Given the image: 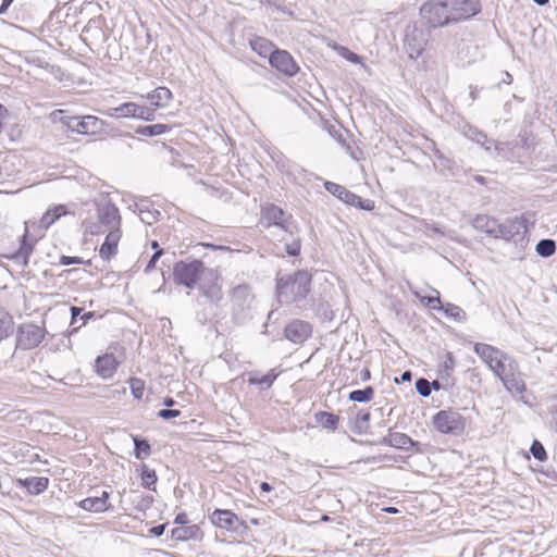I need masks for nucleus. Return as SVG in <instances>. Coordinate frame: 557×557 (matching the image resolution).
<instances>
[{
  "mask_svg": "<svg viewBox=\"0 0 557 557\" xmlns=\"http://www.w3.org/2000/svg\"><path fill=\"white\" fill-rule=\"evenodd\" d=\"M312 276L307 270H298L276 278V296L281 304L304 300L310 292Z\"/></svg>",
  "mask_w": 557,
  "mask_h": 557,
  "instance_id": "1",
  "label": "nucleus"
},
{
  "mask_svg": "<svg viewBox=\"0 0 557 557\" xmlns=\"http://www.w3.org/2000/svg\"><path fill=\"white\" fill-rule=\"evenodd\" d=\"M230 301L233 321L244 324L251 318V309L255 300L251 287L247 284H239L230 290Z\"/></svg>",
  "mask_w": 557,
  "mask_h": 557,
  "instance_id": "2",
  "label": "nucleus"
},
{
  "mask_svg": "<svg viewBox=\"0 0 557 557\" xmlns=\"http://www.w3.org/2000/svg\"><path fill=\"white\" fill-rule=\"evenodd\" d=\"M208 270L200 260L178 261L173 267V281L176 285L193 289Z\"/></svg>",
  "mask_w": 557,
  "mask_h": 557,
  "instance_id": "3",
  "label": "nucleus"
},
{
  "mask_svg": "<svg viewBox=\"0 0 557 557\" xmlns=\"http://www.w3.org/2000/svg\"><path fill=\"white\" fill-rule=\"evenodd\" d=\"M420 17L423 25L429 28H437L453 23L446 0L425 1L420 8Z\"/></svg>",
  "mask_w": 557,
  "mask_h": 557,
  "instance_id": "4",
  "label": "nucleus"
},
{
  "mask_svg": "<svg viewBox=\"0 0 557 557\" xmlns=\"http://www.w3.org/2000/svg\"><path fill=\"white\" fill-rule=\"evenodd\" d=\"M61 122L69 131L82 135H98L106 128V122L94 115L65 116Z\"/></svg>",
  "mask_w": 557,
  "mask_h": 557,
  "instance_id": "5",
  "label": "nucleus"
},
{
  "mask_svg": "<svg viewBox=\"0 0 557 557\" xmlns=\"http://www.w3.org/2000/svg\"><path fill=\"white\" fill-rule=\"evenodd\" d=\"M433 425L440 433L458 436L466 429V419L455 410H441L433 417Z\"/></svg>",
  "mask_w": 557,
  "mask_h": 557,
  "instance_id": "6",
  "label": "nucleus"
},
{
  "mask_svg": "<svg viewBox=\"0 0 557 557\" xmlns=\"http://www.w3.org/2000/svg\"><path fill=\"white\" fill-rule=\"evenodd\" d=\"M260 223L265 227H270L272 225L278 226L290 234H293L294 228L296 227L294 225L292 214H288L273 203H267L261 207Z\"/></svg>",
  "mask_w": 557,
  "mask_h": 557,
  "instance_id": "7",
  "label": "nucleus"
},
{
  "mask_svg": "<svg viewBox=\"0 0 557 557\" xmlns=\"http://www.w3.org/2000/svg\"><path fill=\"white\" fill-rule=\"evenodd\" d=\"M47 332L42 326L23 323L17 329L16 346L23 350L36 348L42 342Z\"/></svg>",
  "mask_w": 557,
  "mask_h": 557,
  "instance_id": "8",
  "label": "nucleus"
},
{
  "mask_svg": "<svg viewBox=\"0 0 557 557\" xmlns=\"http://www.w3.org/2000/svg\"><path fill=\"white\" fill-rule=\"evenodd\" d=\"M324 188L330 194H332L333 196H335L336 198H338L339 200H342L343 202H345L349 206H354V207L360 208L366 211H371L374 208L373 200L362 199L361 197L351 193L346 187H344L339 184H336L333 182H325Z\"/></svg>",
  "mask_w": 557,
  "mask_h": 557,
  "instance_id": "9",
  "label": "nucleus"
},
{
  "mask_svg": "<svg viewBox=\"0 0 557 557\" xmlns=\"http://www.w3.org/2000/svg\"><path fill=\"white\" fill-rule=\"evenodd\" d=\"M428 42V35L416 24L408 25L405 34L404 45L411 59L418 58Z\"/></svg>",
  "mask_w": 557,
  "mask_h": 557,
  "instance_id": "10",
  "label": "nucleus"
},
{
  "mask_svg": "<svg viewBox=\"0 0 557 557\" xmlns=\"http://www.w3.org/2000/svg\"><path fill=\"white\" fill-rule=\"evenodd\" d=\"M199 290L210 304L219 305L223 298L222 286L219 283V274L213 270H208L207 274L199 283Z\"/></svg>",
  "mask_w": 557,
  "mask_h": 557,
  "instance_id": "11",
  "label": "nucleus"
},
{
  "mask_svg": "<svg viewBox=\"0 0 557 557\" xmlns=\"http://www.w3.org/2000/svg\"><path fill=\"white\" fill-rule=\"evenodd\" d=\"M453 23L468 20L481 10L476 0H446Z\"/></svg>",
  "mask_w": 557,
  "mask_h": 557,
  "instance_id": "12",
  "label": "nucleus"
},
{
  "mask_svg": "<svg viewBox=\"0 0 557 557\" xmlns=\"http://www.w3.org/2000/svg\"><path fill=\"white\" fill-rule=\"evenodd\" d=\"M36 222H26L25 223V232L22 237V243L17 251L12 253L11 256H7V258L15 261L21 264L23 268L27 267L29 262V257L34 249V244L38 240L41 235L32 236L29 232V227L35 225Z\"/></svg>",
  "mask_w": 557,
  "mask_h": 557,
  "instance_id": "13",
  "label": "nucleus"
},
{
  "mask_svg": "<svg viewBox=\"0 0 557 557\" xmlns=\"http://www.w3.org/2000/svg\"><path fill=\"white\" fill-rule=\"evenodd\" d=\"M209 519L213 525L228 532H236L244 525V521L228 509H215Z\"/></svg>",
  "mask_w": 557,
  "mask_h": 557,
  "instance_id": "14",
  "label": "nucleus"
},
{
  "mask_svg": "<svg viewBox=\"0 0 557 557\" xmlns=\"http://www.w3.org/2000/svg\"><path fill=\"white\" fill-rule=\"evenodd\" d=\"M269 62L272 67L289 77L295 76L299 72L298 64L286 50L275 49L274 53H271Z\"/></svg>",
  "mask_w": 557,
  "mask_h": 557,
  "instance_id": "15",
  "label": "nucleus"
},
{
  "mask_svg": "<svg viewBox=\"0 0 557 557\" xmlns=\"http://www.w3.org/2000/svg\"><path fill=\"white\" fill-rule=\"evenodd\" d=\"M97 216L103 227L110 230H121V215L119 209L111 202L98 207Z\"/></svg>",
  "mask_w": 557,
  "mask_h": 557,
  "instance_id": "16",
  "label": "nucleus"
},
{
  "mask_svg": "<svg viewBox=\"0 0 557 557\" xmlns=\"http://www.w3.org/2000/svg\"><path fill=\"white\" fill-rule=\"evenodd\" d=\"M285 337L295 343H304L312 332L311 324L302 320H293L285 327Z\"/></svg>",
  "mask_w": 557,
  "mask_h": 557,
  "instance_id": "17",
  "label": "nucleus"
},
{
  "mask_svg": "<svg viewBox=\"0 0 557 557\" xmlns=\"http://www.w3.org/2000/svg\"><path fill=\"white\" fill-rule=\"evenodd\" d=\"M472 226L478 231H481V232H484L486 234L494 235V236H497L498 232L503 236H507V235L513 236V233H511L510 231H505V226L502 227L500 225L497 224L495 219H493L488 215H485V214H478L472 220Z\"/></svg>",
  "mask_w": 557,
  "mask_h": 557,
  "instance_id": "18",
  "label": "nucleus"
},
{
  "mask_svg": "<svg viewBox=\"0 0 557 557\" xmlns=\"http://www.w3.org/2000/svg\"><path fill=\"white\" fill-rule=\"evenodd\" d=\"M134 211L138 213L140 220L151 225L159 221L161 212L153 207L148 198H141L134 205Z\"/></svg>",
  "mask_w": 557,
  "mask_h": 557,
  "instance_id": "19",
  "label": "nucleus"
},
{
  "mask_svg": "<svg viewBox=\"0 0 557 557\" xmlns=\"http://www.w3.org/2000/svg\"><path fill=\"white\" fill-rule=\"evenodd\" d=\"M244 375L250 385L260 386L261 389H269L278 377L280 372L276 369H271L263 375L259 371H248Z\"/></svg>",
  "mask_w": 557,
  "mask_h": 557,
  "instance_id": "20",
  "label": "nucleus"
},
{
  "mask_svg": "<svg viewBox=\"0 0 557 557\" xmlns=\"http://www.w3.org/2000/svg\"><path fill=\"white\" fill-rule=\"evenodd\" d=\"M122 232L121 230H110L103 244L99 249V256L103 260H110L117 252V245L121 239Z\"/></svg>",
  "mask_w": 557,
  "mask_h": 557,
  "instance_id": "21",
  "label": "nucleus"
},
{
  "mask_svg": "<svg viewBox=\"0 0 557 557\" xmlns=\"http://www.w3.org/2000/svg\"><path fill=\"white\" fill-rule=\"evenodd\" d=\"M474 351L492 371L494 370L495 363L499 361L500 355H505V352L499 349L483 343H476L474 345Z\"/></svg>",
  "mask_w": 557,
  "mask_h": 557,
  "instance_id": "22",
  "label": "nucleus"
},
{
  "mask_svg": "<svg viewBox=\"0 0 557 557\" xmlns=\"http://www.w3.org/2000/svg\"><path fill=\"white\" fill-rule=\"evenodd\" d=\"M117 362L112 354L99 356L95 362V369L102 379L111 377L116 371Z\"/></svg>",
  "mask_w": 557,
  "mask_h": 557,
  "instance_id": "23",
  "label": "nucleus"
},
{
  "mask_svg": "<svg viewBox=\"0 0 557 557\" xmlns=\"http://www.w3.org/2000/svg\"><path fill=\"white\" fill-rule=\"evenodd\" d=\"M380 445H387L401 450H409L416 443L405 433H388L380 441Z\"/></svg>",
  "mask_w": 557,
  "mask_h": 557,
  "instance_id": "24",
  "label": "nucleus"
},
{
  "mask_svg": "<svg viewBox=\"0 0 557 557\" xmlns=\"http://www.w3.org/2000/svg\"><path fill=\"white\" fill-rule=\"evenodd\" d=\"M519 369L516 360L508 355H500L499 361L494 366V374L502 381L507 376H512V373Z\"/></svg>",
  "mask_w": 557,
  "mask_h": 557,
  "instance_id": "25",
  "label": "nucleus"
},
{
  "mask_svg": "<svg viewBox=\"0 0 557 557\" xmlns=\"http://www.w3.org/2000/svg\"><path fill=\"white\" fill-rule=\"evenodd\" d=\"M17 484L27 490L29 494L38 495L47 490L49 479L45 476H29L25 479H17Z\"/></svg>",
  "mask_w": 557,
  "mask_h": 557,
  "instance_id": "26",
  "label": "nucleus"
},
{
  "mask_svg": "<svg viewBox=\"0 0 557 557\" xmlns=\"http://www.w3.org/2000/svg\"><path fill=\"white\" fill-rule=\"evenodd\" d=\"M171 537L176 541L198 540L201 537V530L197 524L176 527L172 529Z\"/></svg>",
  "mask_w": 557,
  "mask_h": 557,
  "instance_id": "27",
  "label": "nucleus"
},
{
  "mask_svg": "<svg viewBox=\"0 0 557 557\" xmlns=\"http://www.w3.org/2000/svg\"><path fill=\"white\" fill-rule=\"evenodd\" d=\"M67 213L66 207L63 205L55 206L49 209L39 221V228L41 231H46L50 225H52L58 219Z\"/></svg>",
  "mask_w": 557,
  "mask_h": 557,
  "instance_id": "28",
  "label": "nucleus"
},
{
  "mask_svg": "<svg viewBox=\"0 0 557 557\" xmlns=\"http://www.w3.org/2000/svg\"><path fill=\"white\" fill-rule=\"evenodd\" d=\"M314 420L319 425L331 431H335L339 423L338 416L327 411H318L314 414Z\"/></svg>",
  "mask_w": 557,
  "mask_h": 557,
  "instance_id": "29",
  "label": "nucleus"
},
{
  "mask_svg": "<svg viewBox=\"0 0 557 557\" xmlns=\"http://www.w3.org/2000/svg\"><path fill=\"white\" fill-rule=\"evenodd\" d=\"M148 99L154 107H164L172 99V92L166 87H158L148 95Z\"/></svg>",
  "mask_w": 557,
  "mask_h": 557,
  "instance_id": "30",
  "label": "nucleus"
},
{
  "mask_svg": "<svg viewBox=\"0 0 557 557\" xmlns=\"http://www.w3.org/2000/svg\"><path fill=\"white\" fill-rule=\"evenodd\" d=\"M136 112V103L125 102L116 108H110L103 113L110 117H133Z\"/></svg>",
  "mask_w": 557,
  "mask_h": 557,
  "instance_id": "31",
  "label": "nucleus"
},
{
  "mask_svg": "<svg viewBox=\"0 0 557 557\" xmlns=\"http://www.w3.org/2000/svg\"><path fill=\"white\" fill-rule=\"evenodd\" d=\"M250 46L259 55L268 57L269 59L271 58V53H274L275 50L273 44L263 37H257L250 40Z\"/></svg>",
  "mask_w": 557,
  "mask_h": 557,
  "instance_id": "32",
  "label": "nucleus"
},
{
  "mask_svg": "<svg viewBox=\"0 0 557 557\" xmlns=\"http://www.w3.org/2000/svg\"><path fill=\"white\" fill-rule=\"evenodd\" d=\"M507 391L515 394H521L525 389L524 382L521 379L519 369L512 373V376H507L502 380Z\"/></svg>",
  "mask_w": 557,
  "mask_h": 557,
  "instance_id": "33",
  "label": "nucleus"
},
{
  "mask_svg": "<svg viewBox=\"0 0 557 557\" xmlns=\"http://www.w3.org/2000/svg\"><path fill=\"white\" fill-rule=\"evenodd\" d=\"M171 127L168 124H152L138 126L136 133L147 137H153L169 132Z\"/></svg>",
  "mask_w": 557,
  "mask_h": 557,
  "instance_id": "34",
  "label": "nucleus"
},
{
  "mask_svg": "<svg viewBox=\"0 0 557 557\" xmlns=\"http://www.w3.org/2000/svg\"><path fill=\"white\" fill-rule=\"evenodd\" d=\"M79 507L90 512H103L108 510V507L104 506L103 500H99L98 496H91L81 500Z\"/></svg>",
  "mask_w": 557,
  "mask_h": 557,
  "instance_id": "35",
  "label": "nucleus"
},
{
  "mask_svg": "<svg viewBox=\"0 0 557 557\" xmlns=\"http://www.w3.org/2000/svg\"><path fill=\"white\" fill-rule=\"evenodd\" d=\"M13 331V319L2 308H0V341L8 337Z\"/></svg>",
  "mask_w": 557,
  "mask_h": 557,
  "instance_id": "36",
  "label": "nucleus"
},
{
  "mask_svg": "<svg viewBox=\"0 0 557 557\" xmlns=\"http://www.w3.org/2000/svg\"><path fill=\"white\" fill-rule=\"evenodd\" d=\"M535 251L540 257L548 258L555 253L556 244L549 238L541 239L535 246Z\"/></svg>",
  "mask_w": 557,
  "mask_h": 557,
  "instance_id": "37",
  "label": "nucleus"
},
{
  "mask_svg": "<svg viewBox=\"0 0 557 557\" xmlns=\"http://www.w3.org/2000/svg\"><path fill=\"white\" fill-rule=\"evenodd\" d=\"M134 445V454L137 459H145L151 454V446L147 440L135 436Z\"/></svg>",
  "mask_w": 557,
  "mask_h": 557,
  "instance_id": "38",
  "label": "nucleus"
},
{
  "mask_svg": "<svg viewBox=\"0 0 557 557\" xmlns=\"http://www.w3.org/2000/svg\"><path fill=\"white\" fill-rule=\"evenodd\" d=\"M374 389L371 386H367L363 389H356L349 393L348 399L357 403H367L373 398Z\"/></svg>",
  "mask_w": 557,
  "mask_h": 557,
  "instance_id": "39",
  "label": "nucleus"
},
{
  "mask_svg": "<svg viewBox=\"0 0 557 557\" xmlns=\"http://www.w3.org/2000/svg\"><path fill=\"white\" fill-rule=\"evenodd\" d=\"M442 310L444 311V313L447 317L454 318L456 320H462L466 317L465 311L460 307H458L454 304L447 302V304L443 305Z\"/></svg>",
  "mask_w": 557,
  "mask_h": 557,
  "instance_id": "40",
  "label": "nucleus"
},
{
  "mask_svg": "<svg viewBox=\"0 0 557 557\" xmlns=\"http://www.w3.org/2000/svg\"><path fill=\"white\" fill-rule=\"evenodd\" d=\"M465 135L478 144H481L482 146H485V143L488 141L486 135L473 126H467L465 129Z\"/></svg>",
  "mask_w": 557,
  "mask_h": 557,
  "instance_id": "41",
  "label": "nucleus"
},
{
  "mask_svg": "<svg viewBox=\"0 0 557 557\" xmlns=\"http://www.w3.org/2000/svg\"><path fill=\"white\" fill-rule=\"evenodd\" d=\"M129 387L133 396L136 399H141L145 391V383L143 380L137 377L129 379Z\"/></svg>",
  "mask_w": 557,
  "mask_h": 557,
  "instance_id": "42",
  "label": "nucleus"
},
{
  "mask_svg": "<svg viewBox=\"0 0 557 557\" xmlns=\"http://www.w3.org/2000/svg\"><path fill=\"white\" fill-rule=\"evenodd\" d=\"M141 480H143V485L145 487H150L151 485H153L157 482L158 476H157L154 470L149 469L146 465H144L143 472H141Z\"/></svg>",
  "mask_w": 557,
  "mask_h": 557,
  "instance_id": "43",
  "label": "nucleus"
},
{
  "mask_svg": "<svg viewBox=\"0 0 557 557\" xmlns=\"http://www.w3.org/2000/svg\"><path fill=\"white\" fill-rule=\"evenodd\" d=\"M135 119H141L146 121L154 120V110L145 106H139L136 103V112L134 114Z\"/></svg>",
  "mask_w": 557,
  "mask_h": 557,
  "instance_id": "44",
  "label": "nucleus"
},
{
  "mask_svg": "<svg viewBox=\"0 0 557 557\" xmlns=\"http://www.w3.org/2000/svg\"><path fill=\"white\" fill-rule=\"evenodd\" d=\"M530 450L536 460L544 461L547 459L546 450H545L544 446L542 445V443L539 442L537 440L533 441Z\"/></svg>",
  "mask_w": 557,
  "mask_h": 557,
  "instance_id": "45",
  "label": "nucleus"
},
{
  "mask_svg": "<svg viewBox=\"0 0 557 557\" xmlns=\"http://www.w3.org/2000/svg\"><path fill=\"white\" fill-rule=\"evenodd\" d=\"M416 389L420 396L428 397L431 394V383L426 379L420 377L416 381Z\"/></svg>",
  "mask_w": 557,
  "mask_h": 557,
  "instance_id": "46",
  "label": "nucleus"
},
{
  "mask_svg": "<svg viewBox=\"0 0 557 557\" xmlns=\"http://www.w3.org/2000/svg\"><path fill=\"white\" fill-rule=\"evenodd\" d=\"M455 368V359L451 352H447L445 360L442 363V376H450L453 370Z\"/></svg>",
  "mask_w": 557,
  "mask_h": 557,
  "instance_id": "47",
  "label": "nucleus"
},
{
  "mask_svg": "<svg viewBox=\"0 0 557 557\" xmlns=\"http://www.w3.org/2000/svg\"><path fill=\"white\" fill-rule=\"evenodd\" d=\"M70 310H71V326H72L71 333H73V332H76L82 326V325H76V324L78 322V318L82 317L83 309L79 307L73 306V307H71Z\"/></svg>",
  "mask_w": 557,
  "mask_h": 557,
  "instance_id": "48",
  "label": "nucleus"
},
{
  "mask_svg": "<svg viewBox=\"0 0 557 557\" xmlns=\"http://www.w3.org/2000/svg\"><path fill=\"white\" fill-rule=\"evenodd\" d=\"M181 414H182V412L180 410L171 409V408H165V409H161L158 411V417L163 420L174 419V418L180 417Z\"/></svg>",
  "mask_w": 557,
  "mask_h": 557,
  "instance_id": "49",
  "label": "nucleus"
},
{
  "mask_svg": "<svg viewBox=\"0 0 557 557\" xmlns=\"http://www.w3.org/2000/svg\"><path fill=\"white\" fill-rule=\"evenodd\" d=\"M423 301H425L426 307L431 310H442L443 304L438 297H424Z\"/></svg>",
  "mask_w": 557,
  "mask_h": 557,
  "instance_id": "50",
  "label": "nucleus"
},
{
  "mask_svg": "<svg viewBox=\"0 0 557 557\" xmlns=\"http://www.w3.org/2000/svg\"><path fill=\"white\" fill-rule=\"evenodd\" d=\"M300 240H294L290 244H286L285 251L288 256L296 257L300 253Z\"/></svg>",
  "mask_w": 557,
  "mask_h": 557,
  "instance_id": "51",
  "label": "nucleus"
},
{
  "mask_svg": "<svg viewBox=\"0 0 557 557\" xmlns=\"http://www.w3.org/2000/svg\"><path fill=\"white\" fill-rule=\"evenodd\" d=\"M102 224L100 222H91L86 225V231L89 232L91 235H98L103 233Z\"/></svg>",
  "mask_w": 557,
  "mask_h": 557,
  "instance_id": "52",
  "label": "nucleus"
},
{
  "mask_svg": "<svg viewBox=\"0 0 557 557\" xmlns=\"http://www.w3.org/2000/svg\"><path fill=\"white\" fill-rule=\"evenodd\" d=\"M84 261L79 257H69V256H62L60 258V263L62 265H71V264H82Z\"/></svg>",
  "mask_w": 557,
  "mask_h": 557,
  "instance_id": "53",
  "label": "nucleus"
},
{
  "mask_svg": "<svg viewBox=\"0 0 557 557\" xmlns=\"http://www.w3.org/2000/svg\"><path fill=\"white\" fill-rule=\"evenodd\" d=\"M163 252H164L163 249H158L154 251V253L151 256V258L145 269L146 272H149L151 269L154 268L157 261L160 259V257L163 255Z\"/></svg>",
  "mask_w": 557,
  "mask_h": 557,
  "instance_id": "54",
  "label": "nucleus"
},
{
  "mask_svg": "<svg viewBox=\"0 0 557 557\" xmlns=\"http://www.w3.org/2000/svg\"><path fill=\"white\" fill-rule=\"evenodd\" d=\"M344 53H343V57H345L348 61L355 63V64H359L361 63V57L351 52L350 50H348L347 48H344Z\"/></svg>",
  "mask_w": 557,
  "mask_h": 557,
  "instance_id": "55",
  "label": "nucleus"
},
{
  "mask_svg": "<svg viewBox=\"0 0 557 557\" xmlns=\"http://www.w3.org/2000/svg\"><path fill=\"white\" fill-rule=\"evenodd\" d=\"M425 230H426V232L430 231V232H432L433 234H435L437 236H444L445 235V232L440 226H437L435 223H426L425 224Z\"/></svg>",
  "mask_w": 557,
  "mask_h": 557,
  "instance_id": "56",
  "label": "nucleus"
},
{
  "mask_svg": "<svg viewBox=\"0 0 557 557\" xmlns=\"http://www.w3.org/2000/svg\"><path fill=\"white\" fill-rule=\"evenodd\" d=\"M510 228L515 230L516 233L520 232V228H524V232L527 231V227L524 225V221L522 219H516L511 222Z\"/></svg>",
  "mask_w": 557,
  "mask_h": 557,
  "instance_id": "57",
  "label": "nucleus"
},
{
  "mask_svg": "<svg viewBox=\"0 0 557 557\" xmlns=\"http://www.w3.org/2000/svg\"><path fill=\"white\" fill-rule=\"evenodd\" d=\"M166 524H158L150 529V533L154 536L159 537L161 536L165 531Z\"/></svg>",
  "mask_w": 557,
  "mask_h": 557,
  "instance_id": "58",
  "label": "nucleus"
},
{
  "mask_svg": "<svg viewBox=\"0 0 557 557\" xmlns=\"http://www.w3.org/2000/svg\"><path fill=\"white\" fill-rule=\"evenodd\" d=\"M174 522L180 527L186 525L188 522L187 515L185 512H180L176 515Z\"/></svg>",
  "mask_w": 557,
  "mask_h": 557,
  "instance_id": "59",
  "label": "nucleus"
},
{
  "mask_svg": "<svg viewBox=\"0 0 557 557\" xmlns=\"http://www.w3.org/2000/svg\"><path fill=\"white\" fill-rule=\"evenodd\" d=\"M7 113H8L7 109L2 104H0V134L3 131V124H4Z\"/></svg>",
  "mask_w": 557,
  "mask_h": 557,
  "instance_id": "60",
  "label": "nucleus"
},
{
  "mask_svg": "<svg viewBox=\"0 0 557 557\" xmlns=\"http://www.w3.org/2000/svg\"><path fill=\"white\" fill-rule=\"evenodd\" d=\"M109 497H110V493L107 491H102L101 495L98 496L99 500H103L104 506L108 507V510L111 508V505L108 503Z\"/></svg>",
  "mask_w": 557,
  "mask_h": 557,
  "instance_id": "61",
  "label": "nucleus"
},
{
  "mask_svg": "<svg viewBox=\"0 0 557 557\" xmlns=\"http://www.w3.org/2000/svg\"><path fill=\"white\" fill-rule=\"evenodd\" d=\"M358 421L368 423L370 421V412L360 411L357 416Z\"/></svg>",
  "mask_w": 557,
  "mask_h": 557,
  "instance_id": "62",
  "label": "nucleus"
},
{
  "mask_svg": "<svg viewBox=\"0 0 557 557\" xmlns=\"http://www.w3.org/2000/svg\"><path fill=\"white\" fill-rule=\"evenodd\" d=\"M13 1L14 0H2L0 5V14H4Z\"/></svg>",
  "mask_w": 557,
  "mask_h": 557,
  "instance_id": "63",
  "label": "nucleus"
},
{
  "mask_svg": "<svg viewBox=\"0 0 557 557\" xmlns=\"http://www.w3.org/2000/svg\"><path fill=\"white\" fill-rule=\"evenodd\" d=\"M371 377V373H370V370L369 369H363L361 372H360V379L361 381L366 382L368 380H370Z\"/></svg>",
  "mask_w": 557,
  "mask_h": 557,
  "instance_id": "64",
  "label": "nucleus"
}]
</instances>
